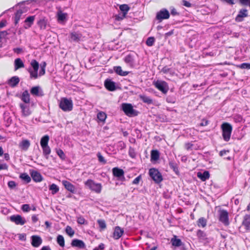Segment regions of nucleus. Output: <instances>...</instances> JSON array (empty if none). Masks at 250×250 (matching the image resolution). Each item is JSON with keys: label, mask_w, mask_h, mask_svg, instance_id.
Returning a JSON list of instances; mask_svg holds the SVG:
<instances>
[{"label": "nucleus", "mask_w": 250, "mask_h": 250, "mask_svg": "<svg viewBox=\"0 0 250 250\" xmlns=\"http://www.w3.org/2000/svg\"><path fill=\"white\" fill-rule=\"evenodd\" d=\"M197 225L199 227H205L207 225V220L204 217L200 218L197 221Z\"/></svg>", "instance_id": "obj_40"}, {"label": "nucleus", "mask_w": 250, "mask_h": 250, "mask_svg": "<svg viewBox=\"0 0 250 250\" xmlns=\"http://www.w3.org/2000/svg\"><path fill=\"white\" fill-rule=\"evenodd\" d=\"M219 212V220L224 225L228 226L229 224L228 212L225 209H220Z\"/></svg>", "instance_id": "obj_8"}, {"label": "nucleus", "mask_w": 250, "mask_h": 250, "mask_svg": "<svg viewBox=\"0 0 250 250\" xmlns=\"http://www.w3.org/2000/svg\"><path fill=\"white\" fill-rule=\"evenodd\" d=\"M104 86L105 88L110 91H113L116 89L115 83L110 79H106L104 81Z\"/></svg>", "instance_id": "obj_15"}, {"label": "nucleus", "mask_w": 250, "mask_h": 250, "mask_svg": "<svg viewBox=\"0 0 250 250\" xmlns=\"http://www.w3.org/2000/svg\"><path fill=\"white\" fill-rule=\"evenodd\" d=\"M169 17V13L166 9H162L160 11L157 12L156 18L161 21L163 20L167 19Z\"/></svg>", "instance_id": "obj_9"}, {"label": "nucleus", "mask_w": 250, "mask_h": 250, "mask_svg": "<svg viewBox=\"0 0 250 250\" xmlns=\"http://www.w3.org/2000/svg\"><path fill=\"white\" fill-rule=\"evenodd\" d=\"M70 38L71 42H78L82 41V35L79 32H72L70 34Z\"/></svg>", "instance_id": "obj_13"}, {"label": "nucleus", "mask_w": 250, "mask_h": 250, "mask_svg": "<svg viewBox=\"0 0 250 250\" xmlns=\"http://www.w3.org/2000/svg\"><path fill=\"white\" fill-rule=\"evenodd\" d=\"M34 20V16L28 17L24 21L25 23H28V26H24V27L25 29H28L30 28L33 24Z\"/></svg>", "instance_id": "obj_34"}, {"label": "nucleus", "mask_w": 250, "mask_h": 250, "mask_svg": "<svg viewBox=\"0 0 250 250\" xmlns=\"http://www.w3.org/2000/svg\"><path fill=\"white\" fill-rule=\"evenodd\" d=\"M37 24L42 30L45 29L47 24V20L43 18L38 21Z\"/></svg>", "instance_id": "obj_31"}, {"label": "nucleus", "mask_w": 250, "mask_h": 250, "mask_svg": "<svg viewBox=\"0 0 250 250\" xmlns=\"http://www.w3.org/2000/svg\"><path fill=\"white\" fill-rule=\"evenodd\" d=\"M125 62L130 66H133L134 64V56L133 54H129L126 55L124 59Z\"/></svg>", "instance_id": "obj_21"}, {"label": "nucleus", "mask_w": 250, "mask_h": 250, "mask_svg": "<svg viewBox=\"0 0 250 250\" xmlns=\"http://www.w3.org/2000/svg\"><path fill=\"white\" fill-rule=\"evenodd\" d=\"M31 244L34 247H39L42 243V239L39 236L33 235L31 237Z\"/></svg>", "instance_id": "obj_18"}, {"label": "nucleus", "mask_w": 250, "mask_h": 250, "mask_svg": "<svg viewBox=\"0 0 250 250\" xmlns=\"http://www.w3.org/2000/svg\"><path fill=\"white\" fill-rule=\"evenodd\" d=\"M30 92L33 95L37 96H42L43 95V91L39 86L33 87L31 89Z\"/></svg>", "instance_id": "obj_23"}, {"label": "nucleus", "mask_w": 250, "mask_h": 250, "mask_svg": "<svg viewBox=\"0 0 250 250\" xmlns=\"http://www.w3.org/2000/svg\"><path fill=\"white\" fill-rule=\"evenodd\" d=\"M120 8V10L123 12L122 13V14L121 15V16H118L116 18V19L118 20H123L124 18L126 16V15L127 14L128 11H129V10L130 9V8L128 6V5L127 4H122L119 7Z\"/></svg>", "instance_id": "obj_12"}, {"label": "nucleus", "mask_w": 250, "mask_h": 250, "mask_svg": "<svg viewBox=\"0 0 250 250\" xmlns=\"http://www.w3.org/2000/svg\"><path fill=\"white\" fill-rule=\"evenodd\" d=\"M122 107L124 112L128 116H135L138 115V112L133 109L132 104H123Z\"/></svg>", "instance_id": "obj_5"}, {"label": "nucleus", "mask_w": 250, "mask_h": 250, "mask_svg": "<svg viewBox=\"0 0 250 250\" xmlns=\"http://www.w3.org/2000/svg\"><path fill=\"white\" fill-rule=\"evenodd\" d=\"M30 146V143L28 140H22L19 144L20 147L23 150H27Z\"/></svg>", "instance_id": "obj_28"}, {"label": "nucleus", "mask_w": 250, "mask_h": 250, "mask_svg": "<svg viewBox=\"0 0 250 250\" xmlns=\"http://www.w3.org/2000/svg\"><path fill=\"white\" fill-rule=\"evenodd\" d=\"M223 131V137L225 141H229L230 138L232 127L230 124L224 123L221 125Z\"/></svg>", "instance_id": "obj_2"}, {"label": "nucleus", "mask_w": 250, "mask_h": 250, "mask_svg": "<svg viewBox=\"0 0 250 250\" xmlns=\"http://www.w3.org/2000/svg\"><path fill=\"white\" fill-rule=\"evenodd\" d=\"M106 118V114L104 112H100L97 114V118L101 122H104Z\"/></svg>", "instance_id": "obj_44"}, {"label": "nucleus", "mask_w": 250, "mask_h": 250, "mask_svg": "<svg viewBox=\"0 0 250 250\" xmlns=\"http://www.w3.org/2000/svg\"><path fill=\"white\" fill-rule=\"evenodd\" d=\"M13 51L15 53L20 54L22 52V49L21 48H14L13 49Z\"/></svg>", "instance_id": "obj_60"}, {"label": "nucleus", "mask_w": 250, "mask_h": 250, "mask_svg": "<svg viewBox=\"0 0 250 250\" xmlns=\"http://www.w3.org/2000/svg\"><path fill=\"white\" fill-rule=\"evenodd\" d=\"M43 155L46 159L49 158V155L51 153V148L48 146H42Z\"/></svg>", "instance_id": "obj_33"}, {"label": "nucleus", "mask_w": 250, "mask_h": 250, "mask_svg": "<svg viewBox=\"0 0 250 250\" xmlns=\"http://www.w3.org/2000/svg\"><path fill=\"white\" fill-rule=\"evenodd\" d=\"M141 179V176L139 175L134 179V180L132 182V184H135V185L138 184Z\"/></svg>", "instance_id": "obj_57"}, {"label": "nucleus", "mask_w": 250, "mask_h": 250, "mask_svg": "<svg viewBox=\"0 0 250 250\" xmlns=\"http://www.w3.org/2000/svg\"><path fill=\"white\" fill-rule=\"evenodd\" d=\"M170 71L171 69L168 68L167 66L164 67L161 70V72H163L165 74L170 72Z\"/></svg>", "instance_id": "obj_58"}, {"label": "nucleus", "mask_w": 250, "mask_h": 250, "mask_svg": "<svg viewBox=\"0 0 250 250\" xmlns=\"http://www.w3.org/2000/svg\"><path fill=\"white\" fill-rule=\"evenodd\" d=\"M192 146H193V144L189 143H188L185 144V148L187 150L190 149Z\"/></svg>", "instance_id": "obj_61"}, {"label": "nucleus", "mask_w": 250, "mask_h": 250, "mask_svg": "<svg viewBox=\"0 0 250 250\" xmlns=\"http://www.w3.org/2000/svg\"><path fill=\"white\" fill-rule=\"evenodd\" d=\"M153 84L164 94H166L169 89L168 84L165 81L157 80L153 82Z\"/></svg>", "instance_id": "obj_7"}, {"label": "nucleus", "mask_w": 250, "mask_h": 250, "mask_svg": "<svg viewBox=\"0 0 250 250\" xmlns=\"http://www.w3.org/2000/svg\"><path fill=\"white\" fill-rule=\"evenodd\" d=\"M97 222H98V224L100 228L102 229H104L106 228V223H105V222L104 220L100 219L97 221Z\"/></svg>", "instance_id": "obj_48"}, {"label": "nucleus", "mask_w": 250, "mask_h": 250, "mask_svg": "<svg viewBox=\"0 0 250 250\" xmlns=\"http://www.w3.org/2000/svg\"><path fill=\"white\" fill-rule=\"evenodd\" d=\"M168 164L170 167L173 169L174 172L177 175H179V171L177 163L174 160H169Z\"/></svg>", "instance_id": "obj_30"}, {"label": "nucleus", "mask_w": 250, "mask_h": 250, "mask_svg": "<svg viewBox=\"0 0 250 250\" xmlns=\"http://www.w3.org/2000/svg\"><path fill=\"white\" fill-rule=\"evenodd\" d=\"M248 10L246 9H241L235 20L237 22H241L243 21V18L248 17Z\"/></svg>", "instance_id": "obj_14"}, {"label": "nucleus", "mask_w": 250, "mask_h": 250, "mask_svg": "<svg viewBox=\"0 0 250 250\" xmlns=\"http://www.w3.org/2000/svg\"><path fill=\"white\" fill-rule=\"evenodd\" d=\"M31 176L33 180L36 182H40L42 180V176L37 171H32L31 172Z\"/></svg>", "instance_id": "obj_25"}, {"label": "nucleus", "mask_w": 250, "mask_h": 250, "mask_svg": "<svg viewBox=\"0 0 250 250\" xmlns=\"http://www.w3.org/2000/svg\"><path fill=\"white\" fill-rule=\"evenodd\" d=\"M8 186L10 188H13L16 186V184L14 181H11L8 182Z\"/></svg>", "instance_id": "obj_56"}, {"label": "nucleus", "mask_w": 250, "mask_h": 250, "mask_svg": "<svg viewBox=\"0 0 250 250\" xmlns=\"http://www.w3.org/2000/svg\"><path fill=\"white\" fill-rule=\"evenodd\" d=\"M30 64L33 68H29L28 71L30 73V77L31 79H36L38 77V71L39 68V63L35 60H32Z\"/></svg>", "instance_id": "obj_4"}, {"label": "nucleus", "mask_w": 250, "mask_h": 250, "mask_svg": "<svg viewBox=\"0 0 250 250\" xmlns=\"http://www.w3.org/2000/svg\"><path fill=\"white\" fill-rule=\"evenodd\" d=\"M45 73V69H44V68H41L39 75L40 76H43V75H44Z\"/></svg>", "instance_id": "obj_62"}, {"label": "nucleus", "mask_w": 250, "mask_h": 250, "mask_svg": "<svg viewBox=\"0 0 250 250\" xmlns=\"http://www.w3.org/2000/svg\"><path fill=\"white\" fill-rule=\"evenodd\" d=\"M183 5L186 7H189L191 6V3L187 0H183Z\"/></svg>", "instance_id": "obj_63"}, {"label": "nucleus", "mask_w": 250, "mask_h": 250, "mask_svg": "<svg viewBox=\"0 0 250 250\" xmlns=\"http://www.w3.org/2000/svg\"><path fill=\"white\" fill-rule=\"evenodd\" d=\"M8 166L6 164H0V170L2 169H7Z\"/></svg>", "instance_id": "obj_64"}, {"label": "nucleus", "mask_w": 250, "mask_h": 250, "mask_svg": "<svg viewBox=\"0 0 250 250\" xmlns=\"http://www.w3.org/2000/svg\"><path fill=\"white\" fill-rule=\"evenodd\" d=\"M197 176L202 181H205L209 178V173L208 171H205L203 173L199 172L197 173Z\"/></svg>", "instance_id": "obj_27"}, {"label": "nucleus", "mask_w": 250, "mask_h": 250, "mask_svg": "<svg viewBox=\"0 0 250 250\" xmlns=\"http://www.w3.org/2000/svg\"><path fill=\"white\" fill-rule=\"evenodd\" d=\"M21 100L25 103L28 104L30 102V95L27 90L23 92L21 97Z\"/></svg>", "instance_id": "obj_32"}, {"label": "nucleus", "mask_w": 250, "mask_h": 250, "mask_svg": "<svg viewBox=\"0 0 250 250\" xmlns=\"http://www.w3.org/2000/svg\"><path fill=\"white\" fill-rule=\"evenodd\" d=\"M56 152H57V154L59 155V156L62 159H64L65 157V154H64L63 151L62 149H57Z\"/></svg>", "instance_id": "obj_52"}, {"label": "nucleus", "mask_w": 250, "mask_h": 250, "mask_svg": "<svg viewBox=\"0 0 250 250\" xmlns=\"http://www.w3.org/2000/svg\"><path fill=\"white\" fill-rule=\"evenodd\" d=\"M20 106L21 109L22 114L23 116L26 117L31 114V111L29 109V107L26 104L21 103Z\"/></svg>", "instance_id": "obj_16"}, {"label": "nucleus", "mask_w": 250, "mask_h": 250, "mask_svg": "<svg viewBox=\"0 0 250 250\" xmlns=\"http://www.w3.org/2000/svg\"><path fill=\"white\" fill-rule=\"evenodd\" d=\"M66 233L70 236L72 237L75 233L74 230L72 228L69 226H67L65 228Z\"/></svg>", "instance_id": "obj_47"}, {"label": "nucleus", "mask_w": 250, "mask_h": 250, "mask_svg": "<svg viewBox=\"0 0 250 250\" xmlns=\"http://www.w3.org/2000/svg\"><path fill=\"white\" fill-rule=\"evenodd\" d=\"M24 64L21 58H17L14 61V70L15 71L19 69L23 68Z\"/></svg>", "instance_id": "obj_26"}, {"label": "nucleus", "mask_w": 250, "mask_h": 250, "mask_svg": "<svg viewBox=\"0 0 250 250\" xmlns=\"http://www.w3.org/2000/svg\"><path fill=\"white\" fill-rule=\"evenodd\" d=\"M49 140V137L48 135H44V136H43L41 138V142H40L41 146H48V144Z\"/></svg>", "instance_id": "obj_38"}, {"label": "nucleus", "mask_w": 250, "mask_h": 250, "mask_svg": "<svg viewBox=\"0 0 250 250\" xmlns=\"http://www.w3.org/2000/svg\"><path fill=\"white\" fill-rule=\"evenodd\" d=\"M49 190H51L53 194H54L59 191V188L56 184H52L49 187Z\"/></svg>", "instance_id": "obj_45"}, {"label": "nucleus", "mask_w": 250, "mask_h": 250, "mask_svg": "<svg viewBox=\"0 0 250 250\" xmlns=\"http://www.w3.org/2000/svg\"><path fill=\"white\" fill-rule=\"evenodd\" d=\"M129 155L132 158H134L136 156V153L134 149L131 147H129L128 151Z\"/></svg>", "instance_id": "obj_54"}, {"label": "nucleus", "mask_w": 250, "mask_h": 250, "mask_svg": "<svg viewBox=\"0 0 250 250\" xmlns=\"http://www.w3.org/2000/svg\"><path fill=\"white\" fill-rule=\"evenodd\" d=\"M124 230L122 229L120 227H116L114 229V232L113 234V238L116 239H119L123 234Z\"/></svg>", "instance_id": "obj_19"}, {"label": "nucleus", "mask_w": 250, "mask_h": 250, "mask_svg": "<svg viewBox=\"0 0 250 250\" xmlns=\"http://www.w3.org/2000/svg\"><path fill=\"white\" fill-rule=\"evenodd\" d=\"M140 99L145 103L151 104L153 103L152 100L149 97L145 95H140Z\"/></svg>", "instance_id": "obj_36"}, {"label": "nucleus", "mask_w": 250, "mask_h": 250, "mask_svg": "<svg viewBox=\"0 0 250 250\" xmlns=\"http://www.w3.org/2000/svg\"><path fill=\"white\" fill-rule=\"evenodd\" d=\"M155 42V39L154 37H151L147 38L146 41V44L148 46L153 45Z\"/></svg>", "instance_id": "obj_49"}, {"label": "nucleus", "mask_w": 250, "mask_h": 250, "mask_svg": "<svg viewBox=\"0 0 250 250\" xmlns=\"http://www.w3.org/2000/svg\"><path fill=\"white\" fill-rule=\"evenodd\" d=\"M71 245L73 247H77L79 249H85V244L81 240L77 239H73L71 243Z\"/></svg>", "instance_id": "obj_17"}, {"label": "nucleus", "mask_w": 250, "mask_h": 250, "mask_svg": "<svg viewBox=\"0 0 250 250\" xmlns=\"http://www.w3.org/2000/svg\"><path fill=\"white\" fill-rule=\"evenodd\" d=\"M23 13V11L22 10H19L15 13V24H17L18 23L19 20L21 17L22 14Z\"/></svg>", "instance_id": "obj_39"}, {"label": "nucleus", "mask_w": 250, "mask_h": 250, "mask_svg": "<svg viewBox=\"0 0 250 250\" xmlns=\"http://www.w3.org/2000/svg\"><path fill=\"white\" fill-rule=\"evenodd\" d=\"M175 237H176V236H175ZM171 242L172 243V245L175 247H180L182 245V242L181 240L180 239H178L176 238H172Z\"/></svg>", "instance_id": "obj_41"}, {"label": "nucleus", "mask_w": 250, "mask_h": 250, "mask_svg": "<svg viewBox=\"0 0 250 250\" xmlns=\"http://www.w3.org/2000/svg\"><path fill=\"white\" fill-rule=\"evenodd\" d=\"M58 19L60 21H63L66 19L67 14L62 13V11H59L57 13Z\"/></svg>", "instance_id": "obj_46"}, {"label": "nucleus", "mask_w": 250, "mask_h": 250, "mask_svg": "<svg viewBox=\"0 0 250 250\" xmlns=\"http://www.w3.org/2000/svg\"><path fill=\"white\" fill-rule=\"evenodd\" d=\"M10 220L16 225H23L26 223L25 218L20 215H13L10 216Z\"/></svg>", "instance_id": "obj_11"}, {"label": "nucleus", "mask_w": 250, "mask_h": 250, "mask_svg": "<svg viewBox=\"0 0 250 250\" xmlns=\"http://www.w3.org/2000/svg\"><path fill=\"white\" fill-rule=\"evenodd\" d=\"M21 208L23 212H28L30 210V207L28 204H23Z\"/></svg>", "instance_id": "obj_55"}, {"label": "nucleus", "mask_w": 250, "mask_h": 250, "mask_svg": "<svg viewBox=\"0 0 250 250\" xmlns=\"http://www.w3.org/2000/svg\"><path fill=\"white\" fill-rule=\"evenodd\" d=\"M20 178L25 181L26 183H28L31 181L30 177L26 173H23L20 175Z\"/></svg>", "instance_id": "obj_42"}, {"label": "nucleus", "mask_w": 250, "mask_h": 250, "mask_svg": "<svg viewBox=\"0 0 250 250\" xmlns=\"http://www.w3.org/2000/svg\"><path fill=\"white\" fill-rule=\"evenodd\" d=\"M62 184L64 188L68 191L72 193H74L75 191V188L73 185H72L69 182L63 180L62 181Z\"/></svg>", "instance_id": "obj_24"}, {"label": "nucleus", "mask_w": 250, "mask_h": 250, "mask_svg": "<svg viewBox=\"0 0 250 250\" xmlns=\"http://www.w3.org/2000/svg\"><path fill=\"white\" fill-rule=\"evenodd\" d=\"M112 173L113 176L118 178V179L122 181H124L125 180V177L124 176L125 172L123 169L118 167H115L112 169Z\"/></svg>", "instance_id": "obj_10"}, {"label": "nucleus", "mask_w": 250, "mask_h": 250, "mask_svg": "<svg viewBox=\"0 0 250 250\" xmlns=\"http://www.w3.org/2000/svg\"><path fill=\"white\" fill-rule=\"evenodd\" d=\"M196 234L198 239L200 240H205L207 238L206 233L200 229L198 230Z\"/></svg>", "instance_id": "obj_37"}, {"label": "nucleus", "mask_w": 250, "mask_h": 250, "mask_svg": "<svg viewBox=\"0 0 250 250\" xmlns=\"http://www.w3.org/2000/svg\"><path fill=\"white\" fill-rule=\"evenodd\" d=\"M77 223L80 225H83L86 224L85 219L82 216H79L77 217Z\"/></svg>", "instance_id": "obj_50"}, {"label": "nucleus", "mask_w": 250, "mask_h": 250, "mask_svg": "<svg viewBox=\"0 0 250 250\" xmlns=\"http://www.w3.org/2000/svg\"><path fill=\"white\" fill-rule=\"evenodd\" d=\"M97 157L98 158L99 161L103 164H105L106 163V160L104 159V157L102 155L101 153L100 152H98L97 154Z\"/></svg>", "instance_id": "obj_51"}, {"label": "nucleus", "mask_w": 250, "mask_h": 250, "mask_svg": "<svg viewBox=\"0 0 250 250\" xmlns=\"http://www.w3.org/2000/svg\"><path fill=\"white\" fill-rule=\"evenodd\" d=\"M242 225L247 230H250V214H246L244 216Z\"/></svg>", "instance_id": "obj_22"}, {"label": "nucleus", "mask_w": 250, "mask_h": 250, "mask_svg": "<svg viewBox=\"0 0 250 250\" xmlns=\"http://www.w3.org/2000/svg\"><path fill=\"white\" fill-rule=\"evenodd\" d=\"M84 185L90 190L100 193L102 190V185L100 183H96L93 180L88 179L84 182Z\"/></svg>", "instance_id": "obj_3"}, {"label": "nucleus", "mask_w": 250, "mask_h": 250, "mask_svg": "<svg viewBox=\"0 0 250 250\" xmlns=\"http://www.w3.org/2000/svg\"><path fill=\"white\" fill-rule=\"evenodd\" d=\"M59 106L64 111H70L73 109L72 101L70 99L62 98L60 101Z\"/></svg>", "instance_id": "obj_1"}, {"label": "nucleus", "mask_w": 250, "mask_h": 250, "mask_svg": "<svg viewBox=\"0 0 250 250\" xmlns=\"http://www.w3.org/2000/svg\"><path fill=\"white\" fill-rule=\"evenodd\" d=\"M20 78L18 76H13L7 81V84L12 87L16 86L20 82Z\"/></svg>", "instance_id": "obj_20"}, {"label": "nucleus", "mask_w": 250, "mask_h": 250, "mask_svg": "<svg viewBox=\"0 0 250 250\" xmlns=\"http://www.w3.org/2000/svg\"><path fill=\"white\" fill-rule=\"evenodd\" d=\"M114 71L119 75L125 76L129 73L128 71H124L120 66H114L113 67Z\"/></svg>", "instance_id": "obj_29"}, {"label": "nucleus", "mask_w": 250, "mask_h": 250, "mask_svg": "<svg viewBox=\"0 0 250 250\" xmlns=\"http://www.w3.org/2000/svg\"><path fill=\"white\" fill-rule=\"evenodd\" d=\"M149 174L156 183H159L163 180L161 173L156 168H150L149 170Z\"/></svg>", "instance_id": "obj_6"}, {"label": "nucleus", "mask_w": 250, "mask_h": 250, "mask_svg": "<svg viewBox=\"0 0 250 250\" xmlns=\"http://www.w3.org/2000/svg\"><path fill=\"white\" fill-rule=\"evenodd\" d=\"M239 67L241 69H250V63H243L239 65Z\"/></svg>", "instance_id": "obj_53"}, {"label": "nucleus", "mask_w": 250, "mask_h": 250, "mask_svg": "<svg viewBox=\"0 0 250 250\" xmlns=\"http://www.w3.org/2000/svg\"><path fill=\"white\" fill-rule=\"evenodd\" d=\"M150 157L151 161H157L159 159L160 153L157 150H152L151 151Z\"/></svg>", "instance_id": "obj_35"}, {"label": "nucleus", "mask_w": 250, "mask_h": 250, "mask_svg": "<svg viewBox=\"0 0 250 250\" xmlns=\"http://www.w3.org/2000/svg\"><path fill=\"white\" fill-rule=\"evenodd\" d=\"M240 2L245 5H250V0H240Z\"/></svg>", "instance_id": "obj_59"}, {"label": "nucleus", "mask_w": 250, "mask_h": 250, "mask_svg": "<svg viewBox=\"0 0 250 250\" xmlns=\"http://www.w3.org/2000/svg\"><path fill=\"white\" fill-rule=\"evenodd\" d=\"M57 243L61 247L64 246V239L62 235H59L57 238Z\"/></svg>", "instance_id": "obj_43"}]
</instances>
